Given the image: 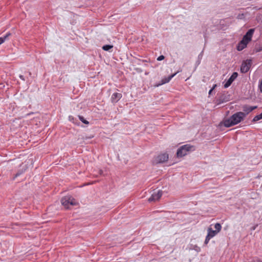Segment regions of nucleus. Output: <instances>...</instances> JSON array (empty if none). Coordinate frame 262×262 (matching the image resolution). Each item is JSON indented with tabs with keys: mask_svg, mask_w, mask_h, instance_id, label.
<instances>
[{
	"mask_svg": "<svg viewBox=\"0 0 262 262\" xmlns=\"http://www.w3.org/2000/svg\"><path fill=\"white\" fill-rule=\"evenodd\" d=\"M259 89L261 92H262V79L259 84Z\"/></svg>",
	"mask_w": 262,
	"mask_h": 262,
	"instance_id": "obj_24",
	"label": "nucleus"
},
{
	"mask_svg": "<svg viewBox=\"0 0 262 262\" xmlns=\"http://www.w3.org/2000/svg\"><path fill=\"white\" fill-rule=\"evenodd\" d=\"M252 65V60L247 59L244 61L241 67V72L242 73H247L250 69Z\"/></svg>",
	"mask_w": 262,
	"mask_h": 262,
	"instance_id": "obj_4",
	"label": "nucleus"
},
{
	"mask_svg": "<svg viewBox=\"0 0 262 262\" xmlns=\"http://www.w3.org/2000/svg\"><path fill=\"white\" fill-rule=\"evenodd\" d=\"M102 49L106 51L112 52L111 50L113 48V46L111 45H105L102 47Z\"/></svg>",
	"mask_w": 262,
	"mask_h": 262,
	"instance_id": "obj_15",
	"label": "nucleus"
},
{
	"mask_svg": "<svg viewBox=\"0 0 262 262\" xmlns=\"http://www.w3.org/2000/svg\"><path fill=\"white\" fill-rule=\"evenodd\" d=\"M179 72H177L170 76H169L167 77H165L162 79L160 83L156 84L157 86H159L160 85H161L162 84H164L165 83H168L170 81V80L178 73Z\"/></svg>",
	"mask_w": 262,
	"mask_h": 262,
	"instance_id": "obj_10",
	"label": "nucleus"
},
{
	"mask_svg": "<svg viewBox=\"0 0 262 262\" xmlns=\"http://www.w3.org/2000/svg\"><path fill=\"white\" fill-rule=\"evenodd\" d=\"M214 228L215 229V230L219 233L222 229V226L220 223H216L214 225Z\"/></svg>",
	"mask_w": 262,
	"mask_h": 262,
	"instance_id": "obj_16",
	"label": "nucleus"
},
{
	"mask_svg": "<svg viewBox=\"0 0 262 262\" xmlns=\"http://www.w3.org/2000/svg\"><path fill=\"white\" fill-rule=\"evenodd\" d=\"M259 117H260L261 119H262V113L259 114Z\"/></svg>",
	"mask_w": 262,
	"mask_h": 262,
	"instance_id": "obj_29",
	"label": "nucleus"
},
{
	"mask_svg": "<svg viewBox=\"0 0 262 262\" xmlns=\"http://www.w3.org/2000/svg\"><path fill=\"white\" fill-rule=\"evenodd\" d=\"M162 195V191L159 190L157 192H154L151 196L148 199L149 202L158 200Z\"/></svg>",
	"mask_w": 262,
	"mask_h": 262,
	"instance_id": "obj_8",
	"label": "nucleus"
},
{
	"mask_svg": "<svg viewBox=\"0 0 262 262\" xmlns=\"http://www.w3.org/2000/svg\"><path fill=\"white\" fill-rule=\"evenodd\" d=\"M207 232V235L210 238H212L218 233L215 230H213L211 228H208Z\"/></svg>",
	"mask_w": 262,
	"mask_h": 262,
	"instance_id": "obj_13",
	"label": "nucleus"
},
{
	"mask_svg": "<svg viewBox=\"0 0 262 262\" xmlns=\"http://www.w3.org/2000/svg\"><path fill=\"white\" fill-rule=\"evenodd\" d=\"M19 78L22 79L23 80L25 81V77L23 75H20L19 76Z\"/></svg>",
	"mask_w": 262,
	"mask_h": 262,
	"instance_id": "obj_26",
	"label": "nucleus"
},
{
	"mask_svg": "<svg viewBox=\"0 0 262 262\" xmlns=\"http://www.w3.org/2000/svg\"><path fill=\"white\" fill-rule=\"evenodd\" d=\"M196 251H197L198 252H199L201 250V249L200 247H198L197 246L195 247V248L194 249Z\"/></svg>",
	"mask_w": 262,
	"mask_h": 262,
	"instance_id": "obj_27",
	"label": "nucleus"
},
{
	"mask_svg": "<svg viewBox=\"0 0 262 262\" xmlns=\"http://www.w3.org/2000/svg\"><path fill=\"white\" fill-rule=\"evenodd\" d=\"M260 117H259V114L258 115L255 116L254 118L252 120V122H256L259 120H260Z\"/></svg>",
	"mask_w": 262,
	"mask_h": 262,
	"instance_id": "obj_18",
	"label": "nucleus"
},
{
	"mask_svg": "<svg viewBox=\"0 0 262 262\" xmlns=\"http://www.w3.org/2000/svg\"><path fill=\"white\" fill-rule=\"evenodd\" d=\"M220 100L222 102H225L227 101V100H225L224 99H223L222 98V96L220 98Z\"/></svg>",
	"mask_w": 262,
	"mask_h": 262,
	"instance_id": "obj_28",
	"label": "nucleus"
},
{
	"mask_svg": "<svg viewBox=\"0 0 262 262\" xmlns=\"http://www.w3.org/2000/svg\"><path fill=\"white\" fill-rule=\"evenodd\" d=\"M11 35V34L9 32L7 33L5 36L3 37H0V45L4 42V41L7 40L8 37Z\"/></svg>",
	"mask_w": 262,
	"mask_h": 262,
	"instance_id": "obj_14",
	"label": "nucleus"
},
{
	"mask_svg": "<svg viewBox=\"0 0 262 262\" xmlns=\"http://www.w3.org/2000/svg\"><path fill=\"white\" fill-rule=\"evenodd\" d=\"M216 86V85L215 84L213 87L210 90L209 92V94L210 95L211 92H212V91L213 90V89L215 88V87Z\"/></svg>",
	"mask_w": 262,
	"mask_h": 262,
	"instance_id": "obj_25",
	"label": "nucleus"
},
{
	"mask_svg": "<svg viewBox=\"0 0 262 262\" xmlns=\"http://www.w3.org/2000/svg\"><path fill=\"white\" fill-rule=\"evenodd\" d=\"M211 238H210L209 236H208V235L206 236V238H205V242H204V244L205 245H207L209 240L211 239Z\"/></svg>",
	"mask_w": 262,
	"mask_h": 262,
	"instance_id": "obj_19",
	"label": "nucleus"
},
{
	"mask_svg": "<svg viewBox=\"0 0 262 262\" xmlns=\"http://www.w3.org/2000/svg\"><path fill=\"white\" fill-rule=\"evenodd\" d=\"M257 106H249L248 105H244L242 107L243 114L244 115L243 116L244 118L249 114L250 112L254 110L257 108Z\"/></svg>",
	"mask_w": 262,
	"mask_h": 262,
	"instance_id": "obj_6",
	"label": "nucleus"
},
{
	"mask_svg": "<svg viewBox=\"0 0 262 262\" xmlns=\"http://www.w3.org/2000/svg\"><path fill=\"white\" fill-rule=\"evenodd\" d=\"M29 75H31V72H29Z\"/></svg>",
	"mask_w": 262,
	"mask_h": 262,
	"instance_id": "obj_30",
	"label": "nucleus"
},
{
	"mask_svg": "<svg viewBox=\"0 0 262 262\" xmlns=\"http://www.w3.org/2000/svg\"><path fill=\"white\" fill-rule=\"evenodd\" d=\"M122 97V94L118 93H114L111 97V101L113 103L117 102Z\"/></svg>",
	"mask_w": 262,
	"mask_h": 262,
	"instance_id": "obj_11",
	"label": "nucleus"
},
{
	"mask_svg": "<svg viewBox=\"0 0 262 262\" xmlns=\"http://www.w3.org/2000/svg\"><path fill=\"white\" fill-rule=\"evenodd\" d=\"M165 57L163 55H160V56H159L157 58V60L158 61H161L162 60H163L164 59Z\"/></svg>",
	"mask_w": 262,
	"mask_h": 262,
	"instance_id": "obj_22",
	"label": "nucleus"
},
{
	"mask_svg": "<svg viewBox=\"0 0 262 262\" xmlns=\"http://www.w3.org/2000/svg\"><path fill=\"white\" fill-rule=\"evenodd\" d=\"M168 160V155L166 153H164L158 155L154 160V163L157 164L162 163L167 161Z\"/></svg>",
	"mask_w": 262,
	"mask_h": 262,
	"instance_id": "obj_5",
	"label": "nucleus"
},
{
	"mask_svg": "<svg viewBox=\"0 0 262 262\" xmlns=\"http://www.w3.org/2000/svg\"><path fill=\"white\" fill-rule=\"evenodd\" d=\"M244 115L243 112H236L233 114L229 118L225 119L224 120V125L226 127H229L235 125H236L244 120Z\"/></svg>",
	"mask_w": 262,
	"mask_h": 262,
	"instance_id": "obj_1",
	"label": "nucleus"
},
{
	"mask_svg": "<svg viewBox=\"0 0 262 262\" xmlns=\"http://www.w3.org/2000/svg\"><path fill=\"white\" fill-rule=\"evenodd\" d=\"M247 44L248 43L247 42L243 41V40H242L239 42V43H238V45L237 47V50L238 51H242V50H243L244 48H245L247 47Z\"/></svg>",
	"mask_w": 262,
	"mask_h": 262,
	"instance_id": "obj_12",
	"label": "nucleus"
},
{
	"mask_svg": "<svg viewBox=\"0 0 262 262\" xmlns=\"http://www.w3.org/2000/svg\"><path fill=\"white\" fill-rule=\"evenodd\" d=\"M203 55V51H202L200 54L198 55V59L199 60H202Z\"/></svg>",
	"mask_w": 262,
	"mask_h": 262,
	"instance_id": "obj_21",
	"label": "nucleus"
},
{
	"mask_svg": "<svg viewBox=\"0 0 262 262\" xmlns=\"http://www.w3.org/2000/svg\"><path fill=\"white\" fill-rule=\"evenodd\" d=\"M238 73L237 72H233L230 77L226 81L224 84V88H227L231 85L233 81L237 78Z\"/></svg>",
	"mask_w": 262,
	"mask_h": 262,
	"instance_id": "obj_9",
	"label": "nucleus"
},
{
	"mask_svg": "<svg viewBox=\"0 0 262 262\" xmlns=\"http://www.w3.org/2000/svg\"><path fill=\"white\" fill-rule=\"evenodd\" d=\"M61 203L66 209H70V206H74L76 204L75 200L69 196L62 198L61 200Z\"/></svg>",
	"mask_w": 262,
	"mask_h": 262,
	"instance_id": "obj_3",
	"label": "nucleus"
},
{
	"mask_svg": "<svg viewBox=\"0 0 262 262\" xmlns=\"http://www.w3.org/2000/svg\"><path fill=\"white\" fill-rule=\"evenodd\" d=\"M254 32V29L248 30L246 34L243 36L242 40L247 43L251 40L252 37Z\"/></svg>",
	"mask_w": 262,
	"mask_h": 262,
	"instance_id": "obj_7",
	"label": "nucleus"
},
{
	"mask_svg": "<svg viewBox=\"0 0 262 262\" xmlns=\"http://www.w3.org/2000/svg\"><path fill=\"white\" fill-rule=\"evenodd\" d=\"M79 119L80 121H81L83 123L88 124L89 123V121L86 120L83 116H78Z\"/></svg>",
	"mask_w": 262,
	"mask_h": 262,
	"instance_id": "obj_17",
	"label": "nucleus"
},
{
	"mask_svg": "<svg viewBox=\"0 0 262 262\" xmlns=\"http://www.w3.org/2000/svg\"><path fill=\"white\" fill-rule=\"evenodd\" d=\"M194 150V148L193 146H191L189 144H186L181 146L180 148H178L177 152V156L178 158L183 157L187 155L189 151Z\"/></svg>",
	"mask_w": 262,
	"mask_h": 262,
	"instance_id": "obj_2",
	"label": "nucleus"
},
{
	"mask_svg": "<svg viewBox=\"0 0 262 262\" xmlns=\"http://www.w3.org/2000/svg\"><path fill=\"white\" fill-rule=\"evenodd\" d=\"M25 171V170H19L15 174V177H17L18 176H19L20 174H21L24 172Z\"/></svg>",
	"mask_w": 262,
	"mask_h": 262,
	"instance_id": "obj_20",
	"label": "nucleus"
},
{
	"mask_svg": "<svg viewBox=\"0 0 262 262\" xmlns=\"http://www.w3.org/2000/svg\"><path fill=\"white\" fill-rule=\"evenodd\" d=\"M201 61V60H199L198 59V60H196V63H195L196 67L198 66L200 64Z\"/></svg>",
	"mask_w": 262,
	"mask_h": 262,
	"instance_id": "obj_23",
	"label": "nucleus"
}]
</instances>
